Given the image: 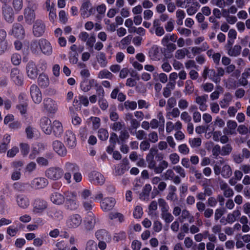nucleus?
Segmentation results:
<instances>
[{"instance_id":"obj_1","label":"nucleus","mask_w":250,"mask_h":250,"mask_svg":"<svg viewBox=\"0 0 250 250\" xmlns=\"http://www.w3.org/2000/svg\"><path fill=\"white\" fill-rule=\"evenodd\" d=\"M95 236L99 241L98 246L100 250H105L106 244L109 243L112 240L110 234L104 229L97 230L95 233Z\"/></svg>"},{"instance_id":"obj_2","label":"nucleus","mask_w":250,"mask_h":250,"mask_svg":"<svg viewBox=\"0 0 250 250\" xmlns=\"http://www.w3.org/2000/svg\"><path fill=\"white\" fill-rule=\"evenodd\" d=\"M47 207L48 204L45 200L37 198L33 204L32 212L34 214H42Z\"/></svg>"},{"instance_id":"obj_3","label":"nucleus","mask_w":250,"mask_h":250,"mask_svg":"<svg viewBox=\"0 0 250 250\" xmlns=\"http://www.w3.org/2000/svg\"><path fill=\"white\" fill-rule=\"evenodd\" d=\"M88 180L94 185L102 186L105 183V179L100 172L92 171L88 174Z\"/></svg>"},{"instance_id":"obj_4","label":"nucleus","mask_w":250,"mask_h":250,"mask_svg":"<svg viewBox=\"0 0 250 250\" xmlns=\"http://www.w3.org/2000/svg\"><path fill=\"white\" fill-rule=\"evenodd\" d=\"M63 175V170L59 167H51L45 171L46 176L53 180L61 179Z\"/></svg>"},{"instance_id":"obj_5","label":"nucleus","mask_w":250,"mask_h":250,"mask_svg":"<svg viewBox=\"0 0 250 250\" xmlns=\"http://www.w3.org/2000/svg\"><path fill=\"white\" fill-rule=\"evenodd\" d=\"M98 221V219L96 218L95 214L92 211L87 212L84 220L85 229L87 230H93Z\"/></svg>"},{"instance_id":"obj_6","label":"nucleus","mask_w":250,"mask_h":250,"mask_svg":"<svg viewBox=\"0 0 250 250\" xmlns=\"http://www.w3.org/2000/svg\"><path fill=\"white\" fill-rule=\"evenodd\" d=\"M43 105L44 110L49 113H55L58 110L57 103L49 98L44 99Z\"/></svg>"},{"instance_id":"obj_7","label":"nucleus","mask_w":250,"mask_h":250,"mask_svg":"<svg viewBox=\"0 0 250 250\" xmlns=\"http://www.w3.org/2000/svg\"><path fill=\"white\" fill-rule=\"evenodd\" d=\"M64 142L69 148H74L77 145L75 134L71 130H67L64 135Z\"/></svg>"},{"instance_id":"obj_8","label":"nucleus","mask_w":250,"mask_h":250,"mask_svg":"<svg viewBox=\"0 0 250 250\" xmlns=\"http://www.w3.org/2000/svg\"><path fill=\"white\" fill-rule=\"evenodd\" d=\"M31 97L34 103L39 104L42 100V94L40 88L35 84H33L30 88Z\"/></svg>"},{"instance_id":"obj_9","label":"nucleus","mask_w":250,"mask_h":250,"mask_svg":"<svg viewBox=\"0 0 250 250\" xmlns=\"http://www.w3.org/2000/svg\"><path fill=\"white\" fill-rule=\"evenodd\" d=\"M65 208L70 210H75L79 207V203L76 200V195L74 193H69L66 197Z\"/></svg>"},{"instance_id":"obj_10","label":"nucleus","mask_w":250,"mask_h":250,"mask_svg":"<svg viewBox=\"0 0 250 250\" xmlns=\"http://www.w3.org/2000/svg\"><path fill=\"white\" fill-rule=\"evenodd\" d=\"M82 218L78 214L69 216L66 221V225L70 229L78 228L82 223Z\"/></svg>"},{"instance_id":"obj_11","label":"nucleus","mask_w":250,"mask_h":250,"mask_svg":"<svg viewBox=\"0 0 250 250\" xmlns=\"http://www.w3.org/2000/svg\"><path fill=\"white\" fill-rule=\"evenodd\" d=\"M158 150L155 147H151L146 157V161L148 164V167L153 169L155 171V168L156 167V162L154 160V156L157 152Z\"/></svg>"},{"instance_id":"obj_12","label":"nucleus","mask_w":250,"mask_h":250,"mask_svg":"<svg viewBox=\"0 0 250 250\" xmlns=\"http://www.w3.org/2000/svg\"><path fill=\"white\" fill-rule=\"evenodd\" d=\"M9 34L17 38H23L25 35L23 27L20 23H14L13 25L12 29L9 32Z\"/></svg>"},{"instance_id":"obj_13","label":"nucleus","mask_w":250,"mask_h":250,"mask_svg":"<svg viewBox=\"0 0 250 250\" xmlns=\"http://www.w3.org/2000/svg\"><path fill=\"white\" fill-rule=\"evenodd\" d=\"M10 77L16 84L21 85L23 83V76L22 73L19 69L17 68L12 69Z\"/></svg>"},{"instance_id":"obj_14","label":"nucleus","mask_w":250,"mask_h":250,"mask_svg":"<svg viewBox=\"0 0 250 250\" xmlns=\"http://www.w3.org/2000/svg\"><path fill=\"white\" fill-rule=\"evenodd\" d=\"M40 125L42 131L46 134L49 135L52 132V124L48 118L44 117L41 118Z\"/></svg>"},{"instance_id":"obj_15","label":"nucleus","mask_w":250,"mask_h":250,"mask_svg":"<svg viewBox=\"0 0 250 250\" xmlns=\"http://www.w3.org/2000/svg\"><path fill=\"white\" fill-rule=\"evenodd\" d=\"M45 25L43 22L40 20H37L33 27V34L36 37L42 36L44 33Z\"/></svg>"},{"instance_id":"obj_16","label":"nucleus","mask_w":250,"mask_h":250,"mask_svg":"<svg viewBox=\"0 0 250 250\" xmlns=\"http://www.w3.org/2000/svg\"><path fill=\"white\" fill-rule=\"evenodd\" d=\"M26 74L28 77L32 80H35L38 75V70L33 62H29L26 67Z\"/></svg>"},{"instance_id":"obj_17","label":"nucleus","mask_w":250,"mask_h":250,"mask_svg":"<svg viewBox=\"0 0 250 250\" xmlns=\"http://www.w3.org/2000/svg\"><path fill=\"white\" fill-rule=\"evenodd\" d=\"M115 203V200L113 198H105L101 201V207L104 211H108L113 208Z\"/></svg>"},{"instance_id":"obj_18","label":"nucleus","mask_w":250,"mask_h":250,"mask_svg":"<svg viewBox=\"0 0 250 250\" xmlns=\"http://www.w3.org/2000/svg\"><path fill=\"white\" fill-rule=\"evenodd\" d=\"M208 99V95L206 94L196 97L195 102L199 105V109L200 111L204 112L207 110L208 108L207 104Z\"/></svg>"},{"instance_id":"obj_19","label":"nucleus","mask_w":250,"mask_h":250,"mask_svg":"<svg viewBox=\"0 0 250 250\" xmlns=\"http://www.w3.org/2000/svg\"><path fill=\"white\" fill-rule=\"evenodd\" d=\"M94 11L95 9L91 6L88 1L83 2L81 8V15L83 18L88 17Z\"/></svg>"},{"instance_id":"obj_20","label":"nucleus","mask_w":250,"mask_h":250,"mask_svg":"<svg viewBox=\"0 0 250 250\" xmlns=\"http://www.w3.org/2000/svg\"><path fill=\"white\" fill-rule=\"evenodd\" d=\"M24 17L26 23L31 24L35 19V13L31 5L28 6L24 10Z\"/></svg>"},{"instance_id":"obj_21","label":"nucleus","mask_w":250,"mask_h":250,"mask_svg":"<svg viewBox=\"0 0 250 250\" xmlns=\"http://www.w3.org/2000/svg\"><path fill=\"white\" fill-rule=\"evenodd\" d=\"M41 51L45 55L49 56L53 52L52 45L50 42L45 39H42L40 44Z\"/></svg>"},{"instance_id":"obj_22","label":"nucleus","mask_w":250,"mask_h":250,"mask_svg":"<svg viewBox=\"0 0 250 250\" xmlns=\"http://www.w3.org/2000/svg\"><path fill=\"white\" fill-rule=\"evenodd\" d=\"M2 14L5 20L8 22H12L14 19L13 10L10 6L5 5L2 7Z\"/></svg>"},{"instance_id":"obj_23","label":"nucleus","mask_w":250,"mask_h":250,"mask_svg":"<svg viewBox=\"0 0 250 250\" xmlns=\"http://www.w3.org/2000/svg\"><path fill=\"white\" fill-rule=\"evenodd\" d=\"M237 127V123L233 120H229L227 122V127L223 129V133L227 135L236 134V128Z\"/></svg>"},{"instance_id":"obj_24","label":"nucleus","mask_w":250,"mask_h":250,"mask_svg":"<svg viewBox=\"0 0 250 250\" xmlns=\"http://www.w3.org/2000/svg\"><path fill=\"white\" fill-rule=\"evenodd\" d=\"M16 199L18 206L21 208L26 209L30 205L29 199L24 195H17Z\"/></svg>"},{"instance_id":"obj_25","label":"nucleus","mask_w":250,"mask_h":250,"mask_svg":"<svg viewBox=\"0 0 250 250\" xmlns=\"http://www.w3.org/2000/svg\"><path fill=\"white\" fill-rule=\"evenodd\" d=\"M53 149L60 156H65L66 149L63 144L60 141H55L53 142Z\"/></svg>"},{"instance_id":"obj_26","label":"nucleus","mask_w":250,"mask_h":250,"mask_svg":"<svg viewBox=\"0 0 250 250\" xmlns=\"http://www.w3.org/2000/svg\"><path fill=\"white\" fill-rule=\"evenodd\" d=\"M96 80L94 79H84L81 83V88L84 92L89 91L96 83Z\"/></svg>"},{"instance_id":"obj_27","label":"nucleus","mask_w":250,"mask_h":250,"mask_svg":"<svg viewBox=\"0 0 250 250\" xmlns=\"http://www.w3.org/2000/svg\"><path fill=\"white\" fill-rule=\"evenodd\" d=\"M48 181L45 178H37L34 179L31 183L32 187L35 188L40 189L46 187Z\"/></svg>"},{"instance_id":"obj_28","label":"nucleus","mask_w":250,"mask_h":250,"mask_svg":"<svg viewBox=\"0 0 250 250\" xmlns=\"http://www.w3.org/2000/svg\"><path fill=\"white\" fill-rule=\"evenodd\" d=\"M6 32L0 30V54H2L7 49V42L6 41Z\"/></svg>"},{"instance_id":"obj_29","label":"nucleus","mask_w":250,"mask_h":250,"mask_svg":"<svg viewBox=\"0 0 250 250\" xmlns=\"http://www.w3.org/2000/svg\"><path fill=\"white\" fill-rule=\"evenodd\" d=\"M52 132L56 137H60L63 132L62 123L58 120H55L52 123Z\"/></svg>"},{"instance_id":"obj_30","label":"nucleus","mask_w":250,"mask_h":250,"mask_svg":"<svg viewBox=\"0 0 250 250\" xmlns=\"http://www.w3.org/2000/svg\"><path fill=\"white\" fill-rule=\"evenodd\" d=\"M179 219L181 222H183L185 220H188L190 223H192L194 222L193 216L192 215L189 211L187 209L182 210L181 215L179 216Z\"/></svg>"},{"instance_id":"obj_31","label":"nucleus","mask_w":250,"mask_h":250,"mask_svg":"<svg viewBox=\"0 0 250 250\" xmlns=\"http://www.w3.org/2000/svg\"><path fill=\"white\" fill-rule=\"evenodd\" d=\"M241 215V212L239 209H236L233 210L231 213H229L227 215L226 221L229 224H232L235 221L238 220Z\"/></svg>"},{"instance_id":"obj_32","label":"nucleus","mask_w":250,"mask_h":250,"mask_svg":"<svg viewBox=\"0 0 250 250\" xmlns=\"http://www.w3.org/2000/svg\"><path fill=\"white\" fill-rule=\"evenodd\" d=\"M228 54L231 57H237L239 56L241 52L242 47L239 44H235L233 47L228 46Z\"/></svg>"},{"instance_id":"obj_33","label":"nucleus","mask_w":250,"mask_h":250,"mask_svg":"<svg viewBox=\"0 0 250 250\" xmlns=\"http://www.w3.org/2000/svg\"><path fill=\"white\" fill-rule=\"evenodd\" d=\"M200 7L199 2L193 0L192 3L189 5L186 10L187 13L189 16L195 14Z\"/></svg>"},{"instance_id":"obj_34","label":"nucleus","mask_w":250,"mask_h":250,"mask_svg":"<svg viewBox=\"0 0 250 250\" xmlns=\"http://www.w3.org/2000/svg\"><path fill=\"white\" fill-rule=\"evenodd\" d=\"M39 85L43 88L47 87L49 85V80L48 76L44 74H41L38 79Z\"/></svg>"},{"instance_id":"obj_35","label":"nucleus","mask_w":250,"mask_h":250,"mask_svg":"<svg viewBox=\"0 0 250 250\" xmlns=\"http://www.w3.org/2000/svg\"><path fill=\"white\" fill-rule=\"evenodd\" d=\"M232 97L229 93H226L225 94L224 96L221 101L219 102L220 106L222 108H227L231 102Z\"/></svg>"},{"instance_id":"obj_36","label":"nucleus","mask_w":250,"mask_h":250,"mask_svg":"<svg viewBox=\"0 0 250 250\" xmlns=\"http://www.w3.org/2000/svg\"><path fill=\"white\" fill-rule=\"evenodd\" d=\"M51 201L55 204L61 205L64 201L63 196L61 193L54 192L52 193L50 197Z\"/></svg>"},{"instance_id":"obj_37","label":"nucleus","mask_w":250,"mask_h":250,"mask_svg":"<svg viewBox=\"0 0 250 250\" xmlns=\"http://www.w3.org/2000/svg\"><path fill=\"white\" fill-rule=\"evenodd\" d=\"M232 173L230 166L228 164L224 165L221 168V175L225 179L229 178Z\"/></svg>"},{"instance_id":"obj_38","label":"nucleus","mask_w":250,"mask_h":250,"mask_svg":"<svg viewBox=\"0 0 250 250\" xmlns=\"http://www.w3.org/2000/svg\"><path fill=\"white\" fill-rule=\"evenodd\" d=\"M166 111V117L169 120H171L172 118L179 117L180 114V111L177 107H174L171 109H167Z\"/></svg>"},{"instance_id":"obj_39","label":"nucleus","mask_w":250,"mask_h":250,"mask_svg":"<svg viewBox=\"0 0 250 250\" xmlns=\"http://www.w3.org/2000/svg\"><path fill=\"white\" fill-rule=\"evenodd\" d=\"M151 188L150 184H146L144 187L142 192L140 194V198L143 200L147 199L149 197Z\"/></svg>"},{"instance_id":"obj_40","label":"nucleus","mask_w":250,"mask_h":250,"mask_svg":"<svg viewBox=\"0 0 250 250\" xmlns=\"http://www.w3.org/2000/svg\"><path fill=\"white\" fill-rule=\"evenodd\" d=\"M64 169L67 172H76L79 170V167L75 163L66 162L64 166Z\"/></svg>"},{"instance_id":"obj_41","label":"nucleus","mask_w":250,"mask_h":250,"mask_svg":"<svg viewBox=\"0 0 250 250\" xmlns=\"http://www.w3.org/2000/svg\"><path fill=\"white\" fill-rule=\"evenodd\" d=\"M169 192L167 196V199L171 201H174L177 200V197L176 194V188L172 185H171L169 187Z\"/></svg>"},{"instance_id":"obj_42","label":"nucleus","mask_w":250,"mask_h":250,"mask_svg":"<svg viewBox=\"0 0 250 250\" xmlns=\"http://www.w3.org/2000/svg\"><path fill=\"white\" fill-rule=\"evenodd\" d=\"M186 17V13L181 9H178L176 12V17L177 18L176 23L179 25H183V19Z\"/></svg>"},{"instance_id":"obj_43","label":"nucleus","mask_w":250,"mask_h":250,"mask_svg":"<svg viewBox=\"0 0 250 250\" xmlns=\"http://www.w3.org/2000/svg\"><path fill=\"white\" fill-rule=\"evenodd\" d=\"M113 77V75L106 69L100 71L98 74V78L101 79H107L111 80Z\"/></svg>"},{"instance_id":"obj_44","label":"nucleus","mask_w":250,"mask_h":250,"mask_svg":"<svg viewBox=\"0 0 250 250\" xmlns=\"http://www.w3.org/2000/svg\"><path fill=\"white\" fill-rule=\"evenodd\" d=\"M42 39L33 41L31 44V49L32 52L38 54L41 51L40 44H41Z\"/></svg>"},{"instance_id":"obj_45","label":"nucleus","mask_w":250,"mask_h":250,"mask_svg":"<svg viewBox=\"0 0 250 250\" xmlns=\"http://www.w3.org/2000/svg\"><path fill=\"white\" fill-rule=\"evenodd\" d=\"M96 58L98 63L100 64L102 67H104L106 66L107 62L104 53L100 52L97 56Z\"/></svg>"},{"instance_id":"obj_46","label":"nucleus","mask_w":250,"mask_h":250,"mask_svg":"<svg viewBox=\"0 0 250 250\" xmlns=\"http://www.w3.org/2000/svg\"><path fill=\"white\" fill-rule=\"evenodd\" d=\"M131 39L132 37L130 35H128L124 37L119 42V47L122 49L125 48L126 45L130 43Z\"/></svg>"},{"instance_id":"obj_47","label":"nucleus","mask_w":250,"mask_h":250,"mask_svg":"<svg viewBox=\"0 0 250 250\" xmlns=\"http://www.w3.org/2000/svg\"><path fill=\"white\" fill-rule=\"evenodd\" d=\"M159 52L158 46L156 45H153L149 51V55L151 59L156 60L157 59V55Z\"/></svg>"},{"instance_id":"obj_48","label":"nucleus","mask_w":250,"mask_h":250,"mask_svg":"<svg viewBox=\"0 0 250 250\" xmlns=\"http://www.w3.org/2000/svg\"><path fill=\"white\" fill-rule=\"evenodd\" d=\"M94 87L95 88L97 96L99 99L102 97L104 98V91L102 86L99 84L96 81Z\"/></svg>"},{"instance_id":"obj_49","label":"nucleus","mask_w":250,"mask_h":250,"mask_svg":"<svg viewBox=\"0 0 250 250\" xmlns=\"http://www.w3.org/2000/svg\"><path fill=\"white\" fill-rule=\"evenodd\" d=\"M168 166V162L165 160H163L160 162L158 167H156L155 168V172L156 173H161L165 169L167 168Z\"/></svg>"},{"instance_id":"obj_50","label":"nucleus","mask_w":250,"mask_h":250,"mask_svg":"<svg viewBox=\"0 0 250 250\" xmlns=\"http://www.w3.org/2000/svg\"><path fill=\"white\" fill-rule=\"evenodd\" d=\"M85 250H98L96 242L91 239L88 240L85 244Z\"/></svg>"},{"instance_id":"obj_51","label":"nucleus","mask_w":250,"mask_h":250,"mask_svg":"<svg viewBox=\"0 0 250 250\" xmlns=\"http://www.w3.org/2000/svg\"><path fill=\"white\" fill-rule=\"evenodd\" d=\"M162 218L167 223L172 222L174 217L168 211H165L161 213Z\"/></svg>"},{"instance_id":"obj_52","label":"nucleus","mask_w":250,"mask_h":250,"mask_svg":"<svg viewBox=\"0 0 250 250\" xmlns=\"http://www.w3.org/2000/svg\"><path fill=\"white\" fill-rule=\"evenodd\" d=\"M188 142L191 147L195 148L201 146L202 140L200 138H190Z\"/></svg>"},{"instance_id":"obj_53","label":"nucleus","mask_w":250,"mask_h":250,"mask_svg":"<svg viewBox=\"0 0 250 250\" xmlns=\"http://www.w3.org/2000/svg\"><path fill=\"white\" fill-rule=\"evenodd\" d=\"M48 215L53 219L61 220L63 217L62 212L61 210H55L47 213Z\"/></svg>"},{"instance_id":"obj_54","label":"nucleus","mask_w":250,"mask_h":250,"mask_svg":"<svg viewBox=\"0 0 250 250\" xmlns=\"http://www.w3.org/2000/svg\"><path fill=\"white\" fill-rule=\"evenodd\" d=\"M37 130L36 128L28 126L25 129V133L28 139H32L34 137V134L37 132Z\"/></svg>"},{"instance_id":"obj_55","label":"nucleus","mask_w":250,"mask_h":250,"mask_svg":"<svg viewBox=\"0 0 250 250\" xmlns=\"http://www.w3.org/2000/svg\"><path fill=\"white\" fill-rule=\"evenodd\" d=\"M21 153L24 156H26L30 150L29 145L25 143H21L20 144Z\"/></svg>"},{"instance_id":"obj_56","label":"nucleus","mask_w":250,"mask_h":250,"mask_svg":"<svg viewBox=\"0 0 250 250\" xmlns=\"http://www.w3.org/2000/svg\"><path fill=\"white\" fill-rule=\"evenodd\" d=\"M19 152V148L17 146H14L9 149L6 153L8 158H13Z\"/></svg>"},{"instance_id":"obj_57","label":"nucleus","mask_w":250,"mask_h":250,"mask_svg":"<svg viewBox=\"0 0 250 250\" xmlns=\"http://www.w3.org/2000/svg\"><path fill=\"white\" fill-rule=\"evenodd\" d=\"M11 141V136L9 134H5L3 136V138L2 139V143L1 145L0 146V147H2V150L5 151L7 149V146L10 142Z\"/></svg>"},{"instance_id":"obj_58","label":"nucleus","mask_w":250,"mask_h":250,"mask_svg":"<svg viewBox=\"0 0 250 250\" xmlns=\"http://www.w3.org/2000/svg\"><path fill=\"white\" fill-rule=\"evenodd\" d=\"M124 106L126 109L135 110L137 106V103L135 101H126L124 103Z\"/></svg>"},{"instance_id":"obj_59","label":"nucleus","mask_w":250,"mask_h":250,"mask_svg":"<svg viewBox=\"0 0 250 250\" xmlns=\"http://www.w3.org/2000/svg\"><path fill=\"white\" fill-rule=\"evenodd\" d=\"M13 7L16 12L20 11L23 6L22 0H13L12 2Z\"/></svg>"},{"instance_id":"obj_60","label":"nucleus","mask_w":250,"mask_h":250,"mask_svg":"<svg viewBox=\"0 0 250 250\" xmlns=\"http://www.w3.org/2000/svg\"><path fill=\"white\" fill-rule=\"evenodd\" d=\"M94 204L92 201H84L83 202V207L85 211L88 212L91 211Z\"/></svg>"},{"instance_id":"obj_61","label":"nucleus","mask_w":250,"mask_h":250,"mask_svg":"<svg viewBox=\"0 0 250 250\" xmlns=\"http://www.w3.org/2000/svg\"><path fill=\"white\" fill-rule=\"evenodd\" d=\"M157 203L156 201H152L149 206L148 214L151 216H156V213L154 211L157 209Z\"/></svg>"},{"instance_id":"obj_62","label":"nucleus","mask_w":250,"mask_h":250,"mask_svg":"<svg viewBox=\"0 0 250 250\" xmlns=\"http://www.w3.org/2000/svg\"><path fill=\"white\" fill-rule=\"evenodd\" d=\"M232 150L231 146L229 144H227L221 148V155L222 156L228 155L230 153Z\"/></svg>"},{"instance_id":"obj_63","label":"nucleus","mask_w":250,"mask_h":250,"mask_svg":"<svg viewBox=\"0 0 250 250\" xmlns=\"http://www.w3.org/2000/svg\"><path fill=\"white\" fill-rule=\"evenodd\" d=\"M158 204L161 208V212L168 211L169 208V206L164 199L161 198L159 199L158 200Z\"/></svg>"},{"instance_id":"obj_64","label":"nucleus","mask_w":250,"mask_h":250,"mask_svg":"<svg viewBox=\"0 0 250 250\" xmlns=\"http://www.w3.org/2000/svg\"><path fill=\"white\" fill-rule=\"evenodd\" d=\"M11 60L14 65H18L21 62V56L18 53H14L12 55Z\"/></svg>"}]
</instances>
